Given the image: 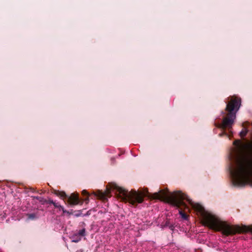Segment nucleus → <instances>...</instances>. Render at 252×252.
<instances>
[{"instance_id":"f257e3e1","label":"nucleus","mask_w":252,"mask_h":252,"mask_svg":"<svg viewBox=\"0 0 252 252\" xmlns=\"http://www.w3.org/2000/svg\"><path fill=\"white\" fill-rule=\"evenodd\" d=\"M111 191H116L115 194L122 200L128 202L134 206L142 203L145 196H148L153 199L165 201L177 208H180L179 214L184 220H187L188 216L186 212H183V209L185 210V212L186 210L189 211V205L200 217L204 225L216 231H221L223 235L226 236L234 235L237 233H252V225L249 226L230 225L226 221L222 220L218 216L206 211L200 204L194 203L186 194L180 191L168 193L165 190H160L158 192L150 195L147 189H145L143 192L134 190L128 191L118 186L116 184L111 183L106 187L104 192L98 190L95 193V195L100 199L105 200L110 196L109 194Z\"/></svg>"},{"instance_id":"f03ea898","label":"nucleus","mask_w":252,"mask_h":252,"mask_svg":"<svg viewBox=\"0 0 252 252\" xmlns=\"http://www.w3.org/2000/svg\"><path fill=\"white\" fill-rule=\"evenodd\" d=\"M227 167L234 186L252 187V158H228Z\"/></svg>"},{"instance_id":"7ed1b4c3","label":"nucleus","mask_w":252,"mask_h":252,"mask_svg":"<svg viewBox=\"0 0 252 252\" xmlns=\"http://www.w3.org/2000/svg\"><path fill=\"white\" fill-rule=\"evenodd\" d=\"M228 101L226 102V106L224 111H222V122L221 123H216V127L223 130L227 129L230 130L236 118V113L241 105V99L235 95L229 96L227 98ZM227 134L225 131L219 134L220 137Z\"/></svg>"},{"instance_id":"20e7f679","label":"nucleus","mask_w":252,"mask_h":252,"mask_svg":"<svg viewBox=\"0 0 252 252\" xmlns=\"http://www.w3.org/2000/svg\"><path fill=\"white\" fill-rule=\"evenodd\" d=\"M233 145L235 148L233 149V155L229 158H252V141L245 144H241L239 140H235Z\"/></svg>"},{"instance_id":"39448f33","label":"nucleus","mask_w":252,"mask_h":252,"mask_svg":"<svg viewBox=\"0 0 252 252\" xmlns=\"http://www.w3.org/2000/svg\"><path fill=\"white\" fill-rule=\"evenodd\" d=\"M68 202L71 205H76L78 204L80 202V201L78 194L72 193L68 198Z\"/></svg>"},{"instance_id":"423d86ee","label":"nucleus","mask_w":252,"mask_h":252,"mask_svg":"<svg viewBox=\"0 0 252 252\" xmlns=\"http://www.w3.org/2000/svg\"><path fill=\"white\" fill-rule=\"evenodd\" d=\"M248 132V130L247 128H244L240 132V136L241 137H244L246 136Z\"/></svg>"},{"instance_id":"0eeeda50","label":"nucleus","mask_w":252,"mask_h":252,"mask_svg":"<svg viewBox=\"0 0 252 252\" xmlns=\"http://www.w3.org/2000/svg\"><path fill=\"white\" fill-rule=\"evenodd\" d=\"M81 240V237L77 234L74 235L72 238V242H78Z\"/></svg>"},{"instance_id":"6e6552de","label":"nucleus","mask_w":252,"mask_h":252,"mask_svg":"<svg viewBox=\"0 0 252 252\" xmlns=\"http://www.w3.org/2000/svg\"><path fill=\"white\" fill-rule=\"evenodd\" d=\"M50 202L51 203L53 204L55 207L59 208L60 209H62L63 211V207L62 206H61L58 203H56L53 201H51Z\"/></svg>"},{"instance_id":"1a4fd4ad","label":"nucleus","mask_w":252,"mask_h":252,"mask_svg":"<svg viewBox=\"0 0 252 252\" xmlns=\"http://www.w3.org/2000/svg\"><path fill=\"white\" fill-rule=\"evenodd\" d=\"M85 229H83L79 231V232L77 234L79 237H81L85 235Z\"/></svg>"},{"instance_id":"9d476101","label":"nucleus","mask_w":252,"mask_h":252,"mask_svg":"<svg viewBox=\"0 0 252 252\" xmlns=\"http://www.w3.org/2000/svg\"><path fill=\"white\" fill-rule=\"evenodd\" d=\"M57 194L59 196H60L61 197H62L63 198L66 197V194L64 192L58 191V192L57 193Z\"/></svg>"},{"instance_id":"9b49d317","label":"nucleus","mask_w":252,"mask_h":252,"mask_svg":"<svg viewBox=\"0 0 252 252\" xmlns=\"http://www.w3.org/2000/svg\"><path fill=\"white\" fill-rule=\"evenodd\" d=\"M82 194H83V195H88V192H87L86 190H83L82 191Z\"/></svg>"},{"instance_id":"f8f14e48","label":"nucleus","mask_w":252,"mask_h":252,"mask_svg":"<svg viewBox=\"0 0 252 252\" xmlns=\"http://www.w3.org/2000/svg\"><path fill=\"white\" fill-rule=\"evenodd\" d=\"M29 218L30 219H33V218H34V215H33V214H30L29 216Z\"/></svg>"}]
</instances>
